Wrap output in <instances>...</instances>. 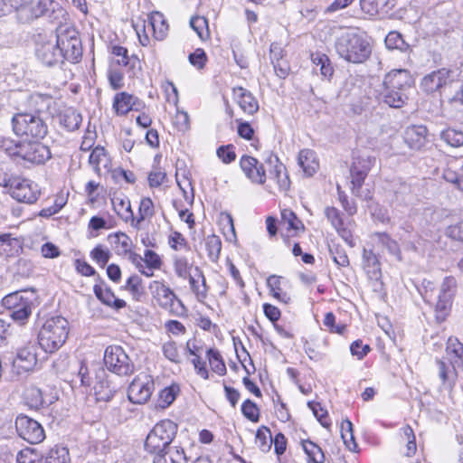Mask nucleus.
I'll list each match as a JSON object with an SVG mask.
<instances>
[{"label": "nucleus", "instance_id": "nucleus-28", "mask_svg": "<svg viewBox=\"0 0 463 463\" xmlns=\"http://www.w3.org/2000/svg\"><path fill=\"white\" fill-rule=\"evenodd\" d=\"M155 454L154 463H186L187 461L182 448H167V450Z\"/></svg>", "mask_w": 463, "mask_h": 463}, {"label": "nucleus", "instance_id": "nucleus-57", "mask_svg": "<svg viewBox=\"0 0 463 463\" xmlns=\"http://www.w3.org/2000/svg\"><path fill=\"white\" fill-rule=\"evenodd\" d=\"M376 242L390 253L396 255L399 253V246L387 233L378 232L374 234Z\"/></svg>", "mask_w": 463, "mask_h": 463}, {"label": "nucleus", "instance_id": "nucleus-43", "mask_svg": "<svg viewBox=\"0 0 463 463\" xmlns=\"http://www.w3.org/2000/svg\"><path fill=\"white\" fill-rule=\"evenodd\" d=\"M205 248L211 261L216 262L220 257L222 241L219 236L212 234L205 239Z\"/></svg>", "mask_w": 463, "mask_h": 463}, {"label": "nucleus", "instance_id": "nucleus-36", "mask_svg": "<svg viewBox=\"0 0 463 463\" xmlns=\"http://www.w3.org/2000/svg\"><path fill=\"white\" fill-rule=\"evenodd\" d=\"M275 163L274 169L270 172L271 178L276 181L280 191L286 192L290 186V180L287 174L286 167L279 162L277 157L275 158Z\"/></svg>", "mask_w": 463, "mask_h": 463}, {"label": "nucleus", "instance_id": "nucleus-59", "mask_svg": "<svg viewBox=\"0 0 463 463\" xmlns=\"http://www.w3.org/2000/svg\"><path fill=\"white\" fill-rule=\"evenodd\" d=\"M241 412L245 418L252 422H258L260 420V410L257 404L250 399L242 403Z\"/></svg>", "mask_w": 463, "mask_h": 463}, {"label": "nucleus", "instance_id": "nucleus-35", "mask_svg": "<svg viewBox=\"0 0 463 463\" xmlns=\"http://www.w3.org/2000/svg\"><path fill=\"white\" fill-rule=\"evenodd\" d=\"M301 446L307 456V462L312 463H324L326 457L322 449L309 439L301 440Z\"/></svg>", "mask_w": 463, "mask_h": 463}, {"label": "nucleus", "instance_id": "nucleus-50", "mask_svg": "<svg viewBox=\"0 0 463 463\" xmlns=\"http://www.w3.org/2000/svg\"><path fill=\"white\" fill-rule=\"evenodd\" d=\"M272 439L269 429L264 426L258 429L256 432V444L261 451L267 452L270 449Z\"/></svg>", "mask_w": 463, "mask_h": 463}, {"label": "nucleus", "instance_id": "nucleus-38", "mask_svg": "<svg viewBox=\"0 0 463 463\" xmlns=\"http://www.w3.org/2000/svg\"><path fill=\"white\" fill-rule=\"evenodd\" d=\"M311 61L316 67H319L320 74L329 78L334 72L329 58L321 52L311 53Z\"/></svg>", "mask_w": 463, "mask_h": 463}, {"label": "nucleus", "instance_id": "nucleus-55", "mask_svg": "<svg viewBox=\"0 0 463 463\" xmlns=\"http://www.w3.org/2000/svg\"><path fill=\"white\" fill-rule=\"evenodd\" d=\"M441 139L448 145L458 147L463 146V132L453 128H449L441 132Z\"/></svg>", "mask_w": 463, "mask_h": 463}, {"label": "nucleus", "instance_id": "nucleus-49", "mask_svg": "<svg viewBox=\"0 0 463 463\" xmlns=\"http://www.w3.org/2000/svg\"><path fill=\"white\" fill-rule=\"evenodd\" d=\"M206 356L209 360V364L213 372H215L219 375L225 374L226 366L221 354L217 350L212 348L208 349L206 352Z\"/></svg>", "mask_w": 463, "mask_h": 463}, {"label": "nucleus", "instance_id": "nucleus-33", "mask_svg": "<svg viewBox=\"0 0 463 463\" xmlns=\"http://www.w3.org/2000/svg\"><path fill=\"white\" fill-rule=\"evenodd\" d=\"M281 225L284 226L291 235H295L298 232L304 231V224L302 222L291 210L288 209L281 211Z\"/></svg>", "mask_w": 463, "mask_h": 463}, {"label": "nucleus", "instance_id": "nucleus-42", "mask_svg": "<svg viewBox=\"0 0 463 463\" xmlns=\"http://www.w3.org/2000/svg\"><path fill=\"white\" fill-rule=\"evenodd\" d=\"M341 437L350 451L356 450L357 444L354 440L353 424L348 419L344 420L341 423Z\"/></svg>", "mask_w": 463, "mask_h": 463}, {"label": "nucleus", "instance_id": "nucleus-58", "mask_svg": "<svg viewBox=\"0 0 463 463\" xmlns=\"http://www.w3.org/2000/svg\"><path fill=\"white\" fill-rule=\"evenodd\" d=\"M307 406L323 427L330 426L331 423L327 420V411L321 405L320 402H308Z\"/></svg>", "mask_w": 463, "mask_h": 463}, {"label": "nucleus", "instance_id": "nucleus-62", "mask_svg": "<svg viewBox=\"0 0 463 463\" xmlns=\"http://www.w3.org/2000/svg\"><path fill=\"white\" fill-rule=\"evenodd\" d=\"M329 250L336 265L340 267H347L349 265V259L345 250L341 249L339 246L334 245L330 247Z\"/></svg>", "mask_w": 463, "mask_h": 463}, {"label": "nucleus", "instance_id": "nucleus-19", "mask_svg": "<svg viewBox=\"0 0 463 463\" xmlns=\"http://www.w3.org/2000/svg\"><path fill=\"white\" fill-rule=\"evenodd\" d=\"M234 100L243 112L253 115L259 110V102L252 93L245 88L234 87L232 89Z\"/></svg>", "mask_w": 463, "mask_h": 463}, {"label": "nucleus", "instance_id": "nucleus-27", "mask_svg": "<svg viewBox=\"0 0 463 463\" xmlns=\"http://www.w3.org/2000/svg\"><path fill=\"white\" fill-rule=\"evenodd\" d=\"M298 162L307 176H312L319 167L316 153L311 149L301 150L298 154Z\"/></svg>", "mask_w": 463, "mask_h": 463}, {"label": "nucleus", "instance_id": "nucleus-44", "mask_svg": "<svg viewBox=\"0 0 463 463\" xmlns=\"http://www.w3.org/2000/svg\"><path fill=\"white\" fill-rule=\"evenodd\" d=\"M26 403L30 408L40 409L48 404L43 398V392L40 389L32 387L29 388L25 392Z\"/></svg>", "mask_w": 463, "mask_h": 463}, {"label": "nucleus", "instance_id": "nucleus-51", "mask_svg": "<svg viewBox=\"0 0 463 463\" xmlns=\"http://www.w3.org/2000/svg\"><path fill=\"white\" fill-rule=\"evenodd\" d=\"M385 45L388 49H397L405 52L409 49V44L403 40L402 34L398 32H390L385 37Z\"/></svg>", "mask_w": 463, "mask_h": 463}, {"label": "nucleus", "instance_id": "nucleus-64", "mask_svg": "<svg viewBox=\"0 0 463 463\" xmlns=\"http://www.w3.org/2000/svg\"><path fill=\"white\" fill-rule=\"evenodd\" d=\"M162 351L166 359L173 363H180V355L176 344L173 341L166 342L162 346Z\"/></svg>", "mask_w": 463, "mask_h": 463}, {"label": "nucleus", "instance_id": "nucleus-14", "mask_svg": "<svg viewBox=\"0 0 463 463\" xmlns=\"http://www.w3.org/2000/svg\"><path fill=\"white\" fill-rule=\"evenodd\" d=\"M154 388L153 378L146 373H140L129 384L128 398L132 403L143 404L149 400Z\"/></svg>", "mask_w": 463, "mask_h": 463}, {"label": "nucleus", "instance_id": "nucleus-39", "mask_svg": "<svg viewBox=\"0 0 463 463\" xmlns=\"http://www.w3.org/2000/svg\"><path fill=\"white\" fill-rule=\"evenodd\" d=\"M155 214L154 203L149 197L141 199L138 209V217L135 218L134 227H137L141 222L151 219Z\"/></svg>", "mask_w": 463, "mask_h": 463}, {"label": "nucleus", "instance_id": "nucleus-24", "mask_svg": "<svg viewBox=\"0 0 463 463\" xmlns=\"http://www.w3.org/2000/svg\"><path fill=\"white\" fill-rule=\"evenodd\" d=\"M93 291L97 298L108 307L117 310L126 307V302L123 299L117 298L113 291L102 284L94 285Z\"/></svg>", "mask_w": 463, "mask_h": 463}, {"label": "nucleus", "instance_id": "nucleus-40", "mask_svg": "<svg viewBox=\"0 0 463 463\" xmlns=\"http://www.w3.org/2000/svg\"><path fill=\"white\" fill-rule=\"evenodd\" d=\"M110 241L115 245L118 254H127L131 251L132 241L123 232H118L109 236Z\"/></svg>", "mask_w": 463, "mask_h": 463}, {"label": "nucleus", "instance_id": "nucleus-56", "mask_svg": "<svg viewBox=\"0 0 463 463\" xmlns=\"http://www.w3.org/2000/svg\"><path fill=\"white\" fill-rule=\"evenodd\" d=\"M388 3V0H360V6L364 14L375 15Z\"/></svg>", "mask_w": 463, "mask_h": 463}, {"label": "nucleus", "instance_id": "nucleus-13", "mask_svg": "<svg viewBox=\"0 0 463 463\" xmlns=\"http://www.w3.org/2000/svg\"><path fill=\"white\" fill-rule=\"evenodd\" d=\"M457 280L452 276L444 278L435 306L436 319L438 322H443L449 313L453 298L457 292Z\"/></svg>", "mask_w": 463, "mask_h": 463}, {"label": "nucleus", "instance_id": "nucleus-23", "mask_svg": "<svg viewBox=\"0 0 463 463\" xmlns=\"http://www.w3.org/2000/svg\"><path fill=\"white\" fill-rule=\"evenodd\" d=\"M23 251V241L6 233L0 235V255L5 258L18 256Z\"/></svg>", "mask_w": 463, "mask_h": 463}, {"label": "nucleus", "instance_id": "nucleus-41", "mask_svg": "<svg viewBox=\"0 0 463 463\" xmlns=\"http://www.w3.org/2000/svg\"><path fill=\"white\" fill-rule=\"evenodd\" d=\"M281 278L276 275H271L267 279V285L269 288L271 295L278 300L288 303L290 299L286 292H283L280 288Z\"/></svg>", "mask_w": 463, "mask_h": 463}, {"label": "nucleus", "instance_id": "nucleus-6", "mask_svg": "<svg viewBox=\"0 0 463 463\" xmlns=\"http://www.w3.org/2000/svg\"><path fill=\"white\" fill-rule=\"evenodd\" d=\"M446 355L449 364L437 360L438 375L442 386L451 391L458 378L457 368L463 371V344L457 338L449 337L447 342Z\"/></svg>", "mask_w": 463, "mask_h": 463}, {"label": "nucleus", "instance_id": "nucleus-4", "mask_svg": "<svg viewBox=\"0 0 463 463\" xmlns=\"http://www.w3.org/2000/svg\"><path fill=\"white\" fill-rule=\"evenodd\" d=\"M336 52L344 60L353 63L364 62L372 53V44L364 33L345 32L335 43Z\"/></svg>", "mask_w": 463, "mask_h": 463}, {"label": "nucleus", "instance_id": "nucleus-60", "mask_svg": "<svg viewBox=\"0 0 463 463\" xmlns=\"http://www.w3.org/2000/svg\"><path fill=\"white\" fill-rule=\"evenodd\" d=\"M161 263V259L157 253L151 250H145L144 264L146 271L153 272L154 269L160 268Z\"/></svg>", "mask_w": 463, "mask_h": 463}, {"label": "nucleus", "instance_id": "nucleus-32", "mask_svg": "<svg viewBox=\"0 0 463 463\" xmlns=\"http://www.w3.org/2000/svg\"><path fill=\"white\" fill-rule=\"evenodd\" d=\"M194 271L196 274L194 276L191 274L186 279L189 280L190 288L197 298H205L207 295L205 278L198 267L194 268Z\"/></svg>", "mask_w": 463, "mask_h": 463}, {"label": "nucleus", "instance_id": "nucleus-5", "mask_svg": "<svg viewBox=\"0 0 463 463\" xmlns=\"http://www.w3.org/2000/svg\"><path fill=\"white\" fill-rule=\"evenodd\" d=\"M70 332L69 322L61 316L45 320L38 333V344L45 353L52 354L66 342Z\"/></svg>", "mask_w": 463, "mask_h": 463}, {"label": "nucleus", "instance_id": "nucleus-11", "mask_svg": "<svg viewBox=\"0 0 463 463\" xmlns=\"http://www.w3.org/2000/svg\"><path fill=\"white\" fill-rule=\"evenodd\" d=\"M104 363L109 371L118 375H129L135 369L134 363L119 345H109L106 348Z\"/></svg>", "mask_w": 463, "mask_h": 463}, {"label": "nucleus", "instance_id": "nucleus-53", "mask_svg": "<svg viewBox=\"0 0 463 463\" xmlns=\"http://www.w3.org/2000/svg\"><path fill=\"white\" fill-rule=\"evenodd\" d=\"M14 11L16 12L17 19L21 23H28L35 19L34 16H33V2H26L24 0H21L20 4L18 5L17 7H14Z\"/></svg>", "mask_w": 463, "mask_h": 463}, {"label": "nucleus", "instance_id": "nucleus-29", "mask_svg": "<svg viewBox=\"0 0 463 463\" xmlns=\"http://www.w3.org/2000/svg\"><path fill=\"white\" fill-rule=\"evenodd\" d=\"M59 124L68 131H74L79 128L82 118L72 108H67L58 115Z\"/></svg>", "mask_w": 463, "mask_h": 463}, {"label": "nucleus", "instance_id": "nucleus-47", "mask_svg": "<svg viewBox=\"0 0 463 463\" xmlns=\"http://www.w3.org/2000/svg\"><path fill=\"white\" fill-rule=\"evenodd\" d=\"M173 260L175 272L179 278L186 279L190 277L193 264L188 261L186 257L175 256Z\"/></svg>", "mask_w": 463, "mask_h": 463}, {"label": "nucleus", "instance_id": "nucleus-2", "mask_svg": "<svg viewBox=\"0 0 463 463\" xmlns=\"http://www.w3.org/2000/svg\"><path fill=\"white\" fill-rule=\"evenodd\" d=\"M0 151L33 165H43L52 157L50 147L41 142H18L5 137H0Z\"/></svg>", "mask_w": 463, "mask_h": 463}, {"label": "nucleus", "instance_id": "nucleus-15", "mask_svg": "<svg viewBox=\"0 0 463 463\" xmlns=\"http://www.w3.org/2000/svg\"><path fill=\"white\" fill-rule=\"evenodd\" d=\"M18 435L31 444L41 443L45 439L43 426L26 415H19L15 420Z\"/></svg>", "mask_w": 463, "mask_h": 463}, {"label": "nucleus", "instance_id": "nucleus-9", "mask_svg": "<svg viewBox=\"0 0 463 463\" xmlns=\"http://www.w3.org/2000/svg\"><path fill=\"white\" fill-rule=\"evenodd\" d=\"M1 184L8 188L9 194L14 200L21 203H33L40 194L36 184L21 176L5 177Z\"/></svg>", "mask_w": 463, "mask_h": 463}, {"label": "nucleus", "instance_id": "nucleus-52", "mask_svg": "<svg viewBox=\"0 0 463 463\" xmlns=\"http://www.w3.org/2000/svg\"><path fill=\"white\" fill-rule=\"evenodd\" d=\"M178 391L179 389L176 385H171L163 389L159 393L158 406L163 409L170 406L175 400Z\"/></svg>", "mask_w": 463, "mask_h": 463}, {"label": "nucleus", "instance_id": "nucleus-22", "mask_svg": "<svg viewBox=\"0 0 463 463\" xmlns=\"http://www.w3.org/2000/svg\"><path fill=\"white\" fill-rule=\"evenodd\" d=\"M37 346L34 343H28L18 349L14 364L24 371L32 370L37 364Z\"/></svg>", "mask_w": 463, "mask_h": 463}, {"label": "nucleus", "instance_id": "nucleus-8", "mask_svg": "<svg viewBox=\"0 0 463 463\" xmlns=\"http://www.w3.org/2000/svg\"><path fill=\"white\" fill-rule=\"evenodd\" d=\"M149 289L157 305L171 315L183 317L186 314V307L175 293L163 282L155 280L150 283Z\"/></svg>", "mask_w": 463, "mask_h": 463}, {"label": "nucleus", "instance_id": "nucleus-25", "mask_svg": "<svg viewBox=\"0 0 463 463\" xmlns=\"http://www.w3.org/2000/svg\"><path fill=\"white\" fill-rule=\"evenodd\" d=\"M105 375L103 370L100 374L97 375L98 381L94 385V391L98 401L109 402L114 396L117 389L108 379L104 378Z\"/></svg>", "mask_w": 463, "mask_h": 463}, {"label": "nucleus", "instance_id": "nucleus-30", "mask_svg": "<svg viewBox=\"0 0 463 463\" xmlns=\"http://www.w3.org/2000/svg\"><path fill=\"white\" fill-rule=\"evenodd\" d=\"M135 100L139 99L128 92L122 91L117 93L113 99V109L117 115H126L132 109Z\"/></svg>", "mask_w": 463, "mask_h": 463}, {"label": "nucleus", "instance_id": "nucleus-46", "mask_svg": "<svg viewBox=\"0 0 463 463\" xmlns=\"http://www.w3.org/2000/svg\"><path fill=\"white\" fill-rule=\"evenodd\" d=\"M58 4L52 0H39L37 3H33V16L39 18L41 16L52 17V12L54 11Z\"/></svg>", "mask_w": 463, "mask_h": 463}, {"label": "nucleus", "instance_id": "nucleus-63", "mask_svg": "<svg viewBox=\"0 0 463 463\" xmlns=\"http://www.w3.org/2000/svg\"><path fill=\"white\" fill-rule=\"evenodd\" d=\"M173 124L178 131H187L190 128L189 116L187 112L177 110L174 117Z\"/></svg>", "mask_w": 463, "mask_h": 463}, {"label": "nucleus", "instance_id": "nucleus-7", "mask_svg": "<svg viewBox=\"0 0 463 463\" xmlns=\"http://www.w3.org/2000/svg\"><path fill=\"white\" fill-rule=\"evenodd\" d=\"M178 426L173 420L165 419L157 422L148 433L145 449L149 453H159L169 448L176 436Z\"/></svg>", "mask_w": 463, "mask_h": 463}, {"label": "nucleus", "instance_id": "nucleus-37", "mask_svg": "<svg viewBox=\"0 0 463 463\" xmlns=\"http://www.w3.org/2000/svg\"><path fill=\"white\" fill-rule=\"evenodd\" d=\"M89 163L93 167L94 171L100 175L101 167L107 168L109 164V157L105 149L100 146L95 147L90 155Z\"/></svg>", "mask_w": 463, "mask_h": 463}, {"label": "nucleus", "instance_id": "nucleus-45", "mask_svg": "<svg viewBox=\"0 0 463 463\" xmlns=\"http://www.w3.org/2000/svg\"><path fill=\"white\" fill-rule=\"evenodd\" d=\"M43 456L33 448H25L21 449L16 456L17 463H43Z\"/></svg>", "mask_w": 463, "mask_h": 463}, {"label": "nucleus", "instance_id": "nucleus-18", "mask_svg": "<svg viewBox=\"0 0 463 463\" xmlns=\"http://www.w3.org/2000/svg\"><path fill=\"white\" fill-rule=\"evenodd\" d=\"M451 71L442 68L426 75L421 80V88L427 93H433L450 81Z\"/></svg>", "mask_w": 463, "mask_h": 463}, {"label": "nucleus", "instance_id": "nucleus-3", "mask_svg": "<svg viewBox=\"0 0 463 463\" xmlns=\"http://www.w3.org/2000/svg\"><path fill=\"white\" fill-rule=\"evenodd\" d=\"M412 79L407 70H394L387 73L380 92L382 101L392 108H402L408 99L407 91L411 89Z\"/></svg>", "mask_w": 463, "mask_h": 463}, {"label": "nucleus", "instance_id": "nucleus-16", "mask_svg": "<svg viewBox=\"0 0 463 463\" xmlns=\"http://www.w3.org/2000/svg\"><path fill=\"white\" fill-rule=\"evenodd\" d=\"M375 163V158L370 156H361L355 157L352 164L350 173H351V184H352V193L358 196L360 189L366 178L369 171L373 167Z\"/></svg>", "mask_w": 463, "mask_h": 463}, {"label": "nucleus", "instance_id": "nucleus-20", "mask_svg": "<svg viewBox=\"0 0 463 463\" xmlns=\"http://www.w3.org/2000/svg\"><path fill=\"white\" fill-rule=\"evenodd\" d=\"M36 55L47 66H52L62 61L61 52L56 42H46L41 44L36 50Z\"/></svg>", "mask_w": 463, "mask_h": 463}, {"label": "nucleus", "instance_id": "nucleus-10", "mask_svg": "<svg viewBox=\"0 0 463 463\" xmlns=\"http://www.w3.org/2000/svg\"><path fill=\"white\" fill-rule=\"evenodd\" d=\"M56 43L61 52V59L76 62L81 57V42L74 28L59 27L56 33Z\"/></svg>", "mask_w": 463, "mask_h": 463}, {"label": "nucleus", "instance_id": "nucleus-26", "mask_svg": "<svg viewBox=\"0 0 463 463\" xmlns=\"http://www.w3.org/2000/svg\"><path fill=\"white\" fill-rule=\"evenodd\" d=\"M147 26L151 27L153 36L156 40L162 41L165 38L168 32V24L163 14L154 12L147 15Z\"/></svg>", "mask_w": 463, "mask_h": 463}, {"label": "nucleus", "instance_id": "nucleus-17", "mask_svg": "<svg viewBox=\"0 0 463 463\" xmlns=\"http://www.w3.org/2000/svg\"><path fill=\"white\" fill-rule=\"evenodd\" d=\"M240 165L245 175L254 184H263L266 181V173L263 165L256 158L243 156Z\"/></svg>", "mask_w": 463, "mask_h": 463}, {"label": "nucleus", "instance_id": "nucleus-54", "mask_svg": "<svg viewBox=\"0 0 463 463\" xmlns=\"http://www.w3.org/2000/svg\"><path fill=\"white\" fill-rule=\"evenodd\" d=\"M401 435L403 439L407 441L406 445V452L405 455L407 457H411L415 454L417 446H416V439L415 435L413 432V430L411 426L406 425L401 429Z\"/></svg>", "mask_w": 463, "mask_h": 463}, {"label": "nucleus", "instance_id": "nucleus-48", "mask_svg": "<svg viewBox=\"0 0 463 463\" xmlns=\"http://www.w3.org/2000/svg\"><path fill=\"white\" fill-rule=\"evenodd\" d=\"M125 289L129 291L132 298L137 301H139L145 294L142 280L137 275H133L128 279Z\"/></svg>", "mask_w": 463, "mask_h": 463}, {"label": "nucleus", "instance_id": "nucleus-31", "mask_svg": "<svg viewBox=\"0 0 463 463\" xmlns=\"http://www.w3.org/2000/svg\"><path fill=\"white\" fill-rule=\"evenodd\" d=\"M113 209L117 214L125 222H131L134 225L135 217L131 209L130 201L128 198L114 197L112 200Z\"/></svg>", "mask_w": 463, "mask_h": 463}, {"label": "nucleus", "instance_id": "nucleus-61", "mask_svg": "<svg viewBox=\"0 0 463 463\" xmlns=\"http://www.w3.org/2000/svg\"><path fill=\"white\" fill-rule=\"evenodd\" d=\"M90 257L101 267L105 266L110 258V252L101 245L96 246L90 252Z\"/></svg>", "mask_w": 463, "mask_h": 463}, {"label": "nucleus", "instance_id": "nucleus-21", "mask_svg": "<svg viewBox=\"0 0 463 463\" xmlns=\"http://www.w3.org/2000/svg\"><path fill=\"white\" fill-rule=\"evenodd\" d=\"M427 133L425 126L413 125L405 129L403 138L410 148L419 150L426 144Z\"/></svg>", "mask_w": 463, "mask_h": 463}, {"label": "nucleus", "instance_id": "nucleus-12", "mask_svg": "<svg viewBox=\"0 0 463 463\" xmlns=\"http://www.w3.org/2000/svg\"><path fill=\"white\" fill-rule=\"evenodd\" d=\"M3 305L9 310L10 317L19 325H24L32 313V300L24 292L5 296Z\"/></svg>", "mask_w": 463, "mask_h": 463}, {"label": "nucleus", "instance_id": "nucleus-1", "mask_svg": "<svg viewBox=\"0 0 463 463\" xmlns=\"http://www.w3.org/2000/svg\"><path fill=\"white\" fill-rule=\"evenodd\" d=\"M31 100L39 105L38 112L49 109L53 99L50 95L34 93ZM13 129L17 136H25L34 139H43L48 133V126L39 113H17L12 119Z\"/></svg>", "mask_w": 463, "mask_h": 463}, {"label": "nucleus", "instance_id": "nucleus-34", "mask_svg": "<svg viewBox=\"0 0 463 463\" xmlns=\"http://www.w3.org/2000/svg\"><path fill=\"white\" fill-rule=\"evenodd\" d=\"M71 457L66 447L55 445L43 457V463H70Z\"/></svg>", "mask_w": 463, "mask_h": 463}]
</instances>
